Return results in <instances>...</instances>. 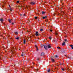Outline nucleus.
Masks as SVG:
<instances>
[{"mask_svg": "<svg viewBox=\"0 0 73 73\" xmlns=\"http://www.w3.org/2000/svg\"><path fill=\"white\" fill-rule=\"evenodd\" d=\"M51 60L53 62H54V59H53L52 58H51Z\"/></svg>", "mask_w": 73, "mask_h": 73, "instance_id": "9", "label": "nucleus"}, {"mask_svg": "<svg viewBox=\"0 0 73 73\" xmlns=\"http://www.w3.org/2000/svg\"><path fill=\"white\" fill-rule=\"evenodd\" d=\"M44 55L45 54L43 52H42L41 53V56H44Z\"/></svg>", "mask_w": 73, "mask_h": 73, "instance_id": "7", "label": "nucleus"}, {"mask_svg": "<svg viewBox=\"0 0 73 73\" xmlns=\"http://www.w3.org/2000/svg\"><path fill=\"white\" fill-rule=\"evenodd\" d=\"M18 8H20V6H19L18 7Z\"/></svg>", "mask_w": 73, "mask_h": 73, "instance_id": "34", "label": "nucleus"}, {"mask_svg": "<svg viewBox=\"0 0 73 73\" xmlns=\"http://www.w3.org/2000/svg\"><path fill=\"white\" fill-rule=\"evenodd\" d=\"M11 53H12V54H13L14 53H15V52H14V51H13V50H11Z\"/></svg>", "mask_w": 73, "mask_h": 73, "instance_id": "6", "label": "nucleus"}, {"mask_svg": "<svg viewBox=\"0 0 73 73\" xmlns=\"http://www.w3.org/2000/svg\"><path fill=\"white\" fill-rule=\"evenodd\" d=\"M10 11H12V8H11L10 9Z\"/></svg>", "mask_w": 73, "mask_h": 73, "instance_id": "28", "label": "nucleus"}, {"mask_svg": "<svg viewBox=\"0 0 73 73\" xmlns=\"http://www.w3.org/2000/svg\"><path fill=\"white\" fill-rule=\"evenodd\" d=\"M15 38L16 40H19V37H16V38Z\"/></svg>", "mask_w": 73, "mask_h": 73, "instance_id": "14", "label": "nucleus"}, {"mask_svg": "<svg viewBox=\"0 0 73 73\" xmlns=\"http://www.w3.org/2000/svg\"><path fill=\"white\" fill-rule=\"evenodd\" d=\"M38 69H35V72H37V71H38Z\"/></svg>", "mask_w": 73, "mask_h": 73, "instance_id": "21", "label": "nucleus"}, {"mask_svg": "<svg viewBox=\"0 0 73 73\" xmlns=\"http://www.w3.org/2000/svg\"><path fill=\"white\" fill-rule=\"evenodd\" d=\"M31 68H32L33 69V67L32 66Z\"/></svg>", "mask_w": 73, "mask_h": 73, "instance_id": "42", "label": "nucleus"}, {"mask_svg": "<svg viewBox=\"0 0 73 73\" xmlns=\"http://www.w3.org/2000/svg\"><path fill=\"white\" fill-rule=\"evenodd\" d=\"M64 41H67V40L66 39H65L64 40Z\"/></svg>", "mask_w": 73, "mask_h": 73, "instance_id": "30", "label": "nucleus"}, {"mask_svg": "<svg viewBox=\"0 0 73 73\" xmlns=\"http://www.w3.org/2000/svg\"><path fill=\"white\" fill-rule=\"evenodd\" d=\"M57 48H58V49H61V48L60 47H58Z\"/></svg>", "mask_w": 73, "mask_h": 73, "instance_id": "23", "label": "nucleus"}, {"mask_svg": "<svg viewBox=\"0 0 73 73\" xmlns=\"http://www.w3.org/2000/svg\"><path fill=\"white\" fill-rule=\"evenodd\" d=\"M9 7H10V8H11V5H9Z\"/></svg>", "mask_w": 73, "mask_h": 73, "instance_id": "38", "label": "nucleus"}, {"mask_svg": "<svg viewBox=\"0 0 73 73\" xmlns=\"http://www.w3.org/2000/svg\"><path fill=\"white\" fill-rule=\"evenodd\" d=\"M56 35H58V33H55Z\"/></svg>", "mask_w": 73, "mask_h": 73, "instance_id": "27", "label": "nucleus"}, {"mask_svg": "<svg viewBox=\"0 0 73 73\" xmlns=\"http://www.w3.org/2000/svg\"><path fill=\"white\" fill-rule=\"evenodd\" d=\"M23 7V6H22L21 7H20V8H21V7Z\"/></svg>", "mask_w": 73, "mask_h": 73, "instance_id": "45", "label": "nucleus"}, {"mask_svg": "<svg viewBox=\"0 0 73 73\" xmlns=\"http://www.w3.org/2000/svg\"><path fill=\"white\" fill-rule=\"evenodd\" d=\"M36 50H38V48H37H37H36Z\"/></svg>", "mask_w": 73, "mask_h": 73, "instance_id": "43", "label": "nucleus"}, {"mask_svg": "<svg viewBox=\"0 0 73 73\" xmlns=\"http://www.w3.org/2000/svg\"><path fill=\"white\" fill-rule=\"evenodd\" d=\"M20 16H22L25 17H26V15H25V14H20Z\"/></svg>", "mask_w": 73, "mask_h": 73, "instance_id": "1", "label": "nucleus"}, {"mask_svg": "<svg viewBox=\"0 0 73 73\" xmlns=\"http://www.w3.org/2000/svg\"><path fill=\"white\" fill-rule=\"evenodd\" d=\"M71 48L72 49H73V47H71Z\"/></svg>", "mask_w": 73, "mask_h": 73, "instance_id": "40", "label": "nucleus"}, {"mask_svg": "<svg viewBox=\"0 0 73 73\" xmlns=\"http://www.w3.org/2000/svg\"><path fill=\"white\" fill-rule=\"evenodd\" d=\"M50 32H52V30H50Z\"/></svg>", "mask_w": 73, "mask_h": 73, "instance_id": "33", "label": "nucleus"}, {"mask_svg": "<svg viewBox=\"0 0 73 73\" xmlns=\"http://www.w3.org/2000/svg\"><path fill=\"white\" fill-rule=\"evenodd\" d=\"M45 12L44 11H42V15H44V14H45Z\"/></svg>", "mask_w": 73, "mask_h": 73, "instance_id": "12", "label": "nucleus"}, {"mask_svg": "<svg viewBox=\"0 0 73 73\" xmlns=\"http://www.w3.org/2000/svg\"><path fill=\"white\" fill-rule=\"evenodd\" d=\"M47 46V48H51V45L50 44H46Z\"/></svg>", "mask_w": 73, "mask_h": 73, "instance_id": "2", "label": "nucleus"}, {"mask_svg": "<svg viewBox=\"0 0 73 73\" xmlns=\"http://www.w3.org/2000/svg\"><path fill=\"white\" fill-rule=\"evenodd\" d=\"M47 17L46 16H45V17H42V19H46Z\"/></svg>", "mask_w": 73, "mask_h": 73, "instance_id": "10", "label": "nucleus"}, {"mask_svg": "<svg viewBox=\"0 0 73 73\" xmlns=\"http://www.w3.org/2000/svg\"><path fill=\"white\" fill-rule=\"evenodd\" d=\"M73 45H70V46L72 48V47H73Z\"/></svg>", "mask_w": 73, "mask_h": 73, "instance_id": "26", "label": "nucleus"}, {"mask_svg": "<svg viewBox=\"0 0 73 73\" xmlns=\"http://www.w3.org/2000/svg\"><path fill=\"white\" fill-rule=\"evenodd\" d=\"M63 64V63H60V65H62Z\"/></svg>", "mask_w": 73, "mask_h": 73, "instance_id": "32", "label": "nucleus"}, {"mask_svg": "<svg viewBox=\"0 0 73 73\" xmlns=\"http://www.w3.org/2000/svg\"><path fill=\"white\" fill-rule=\"evenodd\" d=\"M40 46H41V48H42V47H43V46H44V45H41Z\"/></svg>", "mask_w": 73, "mask_h": 73, "instance_id": "20", "label": "nucleus"}, {"mask_svg": "<svg viewBox=\"0 0 73 73\" xmlns=\"http://www.w3.org/2000/svg\"><path fill=\"white\" fill-rule=\"evenodd\" d=\"M36 36H38V32L37 31H36V34H35Z\"/></svg>", "mask_w": 73, "mask_h": 73, "instance_id": "4", "label": "nucleus"}, {"mask_svg": "<svg viewBox=\"0 0 73 73\" xmlns=\"http://www.w3.org/2000/svg\"><path fill=\"white\" fill-rule=\"evenodd\" d=\"M48 72H50V69H48L47 70Z\"/></svg>", "mask_w": 73, "mask_h": 73, "instance_id": "16", "label": "nucleus"}, {"mask_svg": "<svg viewBox=\"0 0 73 73\" xmlns=\"http://www.w3.org/2000/svg\"><path fill=\"white\" fill-rule=\"evenodd\" d=\"M29 21L30 22H31V21H30V20H29Z\"/></svg>", "mask_w": 73, "mask_h": 73, "instance_id": "44", "label": "nucleus"}, {"mask_svg": "<svg viewBox=\"0 0 73 73\" xmlns=\"http://www.w3.org/2000/svg\"><path fill=\"white\" fill-rule=\"evenodd\" d=\"M31 4H32V5H34V4H35V3L34 2H32L31 3Z\"/></svg>", "mask_w": 73, "mask_h": 73, "instance_id": "8", "label": "nucleus"}, {"mask_svg": "<svg viewBox=\"0 0 73 73\" xmlns=\"http://www.w3.org/2000/svg\"><path fill=\"white\" fill-rule=\"evenodd\" d=\"M0 21H1V22H3V21H4V20H3V19H0Z\"/></svg>", "mask_w": 73, "mask_h": 73, "instance_id": "11", "label": "nucleus"}, {"mask_svg": "<svg viewBox=\"0 0 73 73\" xmlns=\"http://www.w3.org/2000/svg\"><path fill=\"white\" fill-rule=\"evenodd\" d=\"M57 57V55H56L55 56V57H56H56Z\"/></svg>", "mask_w": 73, "mask_h": 73, "instance_id": "36", "label": "nucleus"}, {"mask_svg": "<svg viewBox=\"0 0 73 73\" xmlns=\"http://www.w3.org/2000/svg\"><path fill=\"white\" fill-rule=\"evenodd\" d=\"M65 56H66V55H65Z\"/></svg>", "mask_w": 73, "mask_h": 73, "instance_id": "48", "label": "nucleus"}, {"mask_svg": "<svg viewBox=\"0 0 73 73\" xmlns=\"http://www.w3.org/2000/svg\"><path fill=\"white\" fill-rule=\"evenodd\" d=\"M69 68H68V69H67V70H68V71H69Z\"/></svg>", "mask_w": 73, "mask_h": 73, "instance_id": "39", "label": "nucleus"}, {"mask_svg": "<svg viewBox=\"0 0 73 73\" xmlns=\"http://www.w3.org/2000/svg\"><path fill=\"white\" fill-rule=\"evenodd\" d=\"M2 46H3V45H2Z\"/></svg>", "mask_w": 73, "mask_h": 73, "instance_id": "47", "label": "nucleus"}, {"mask_svg": "<svg viewBox=\"0 0 73 73\" xmlns=\"http://www.w3.org/2000/svg\"><path fill=\"white\" fill-rule=\"evenodd\" d=\"M50 20H51V19H50Z\"/></svg>", "mask_w": 73, "mask_h": 73, "instance_id": "49", "label": "nucleus"}, {"mask_svg": "<svg viewBox=\"0 0 73 73\" xmlns=\"http://www.w3.org/2000/svg\"><path fill=\"white\" fill-rule=\"evenodd\" d=\"M40 59L39 58H37V60H38Z\"/></svg>", "mask_w": 73, "mask_h": 73, "instance_id": "41", "label": "nucleus"}, {"mask_svg": "<svg viewBox=\"0 0 73 73\" xmlns=\"http://www.w3.org/2000/svg\"><path fill=\"white\" fill-rule=\"evenodd\" d=\"M44 48L45 50H47L48 49V46L47 45H45L44 46Z\"/></svg>", "mask_w": 73, "mask_h": 73, "instance_id": "3", "label": "nucleus"}, {"mask_svg": "<svg viewBox=\"0 0 73 73\" xmlns=\"http://www.w3.org/2000/svg\"><path fill=\"white\" fill-rule=\"evenodd\" d=\"M12 25H13V24H14V23H12Z\"/></svg>", "mask_w": 73, "mask_h": 73, "instance_id": "35", "label": "nucleus"}, {"mask_svg": "<svg viewBox=\"0 0 73 73\" xmlns=\"http://www.w3.org/2000/svg\"><path fill=\"white\" fill-rule=\"evenodd\" d=\"M0 58H1V57H0V60H1Z\"/></svg>", "mask_w": 73, "mask_h": 73, "instance_id": "46", "label": "nucleus"}, {"mask_svg": "<svg viewBox=\"0 0 73 73\" xmlns=\"http://www.w3.org/2000/svg\"><path fill=\"white\" fill-rule=\"evenodd\" d=\"M25 42H26V41H25V39H24V41H23V42H24V44H25Z\"/></svg>", "mask_w": 73, "mask_h": 73, "instance_id": "17", "label": "nucleus"}, {"mask_svg": "<svg viewBox=\"0 0 73 73\" xmlns=\"http://www.w3.org/2000/svg\"><path fill=\"white\" fill-rule=\"evenodd\" d=\"M17 3H20V1H17Z\"/></svg>", "mask_w": 73, "mask_h": 73, "instance_id": "25", "label": "nucleus"}, {"mask_svg": "<svg viewBox=\"0 0 73 73\" xmlns=\"http://www.w3.org/2000/svg\"><path fill=\"white\" fill-rule=\"evenodd\" d=\"M68 58H69V59L71 58V57H70V58H69V57H68Z\"/></svg>", "mask_w": 73, "mask_h": 73, "instance_id": "37", "label": "nucleus"}, {"mask_svg": "<svg viewBox=\"0 0 73 73\" xmlns=\"http://www.w3.org/2000/svg\"><path fill=\"white\" fill-rule=\"evenodd\" d=\"M62 70H63V71H64V68H62L61 69Z\"/></svg>", "mask_w": 73, "mask_h": 73, "instance_id": "24", "label": "nucleus"}, {"mask_svg": "<svg viewBox=\"0 0 73 73\" xmlns=\"http://www.w3.org/2000/svg\"><path fill=\"white\" fill-rule=\"evenodd\" d=\"M11 20H12L11 19L9 20V23H11L12 22Z\"/></svg>", "mask_w": 73, "mask_h": 73, "instance_id": "13", "label": "nucleus"}, {"mask_svg": "<svg viewBox=\"0 0 73 73\" xmlns=\"http://www.w3.org/2000/svg\"><path fill=\"white\" fill-rule=\"evenodd\" d=\"M62 45L63 46H64V45H65V42H63V43H62Z\"/></svg>", "mask_w": 73, "mask_h": 73, "instance_id": "5", "label": "nucleus"}, {"mask_svg": "<svg viewBox=\"0 0 73 73\" xmlns=\"http://www.w3.org/2000/svg\"><path fill=\"white\" fill-rule=\"evenodd\" d=\"M40 31H43V29H40Z\"/></svg>", "mask_w": 73, "mask_h": 73, "instance_id": "19", "label": "nucleus"}, {"mask_svg": "<svg viewBox=\"0 0 73 73\" xmlns=\"http://www.w3.org/2000/svg\"><path fill=\"white\" fill-rule=\"evenodd\" d=\"M21 56H22V57H23V56H24L23 55V54H21Z\"/></svg>", "mask_w": 73, "mask_h": 73, "instance_id": "29", "label": "nucleus"}, {"mask_svg": "<svg viewBox=\"0 0 73 73\" xmlns=\"http://www.w3.org/2000/svg\"><path fill=\"white\" fill-rule=\"evenodd\" d=\"M18 33L17 32H15V35H17Z\"/></svg>", "mask_w": 73, "mask_h": 73, "instance_id": "22", "label": "nucleus"}, {"mask_svg": "<svg viewBox=\"0 0 73 73\" xmlns=\"http://www.w3.org/2000/svg\"><path fill=\"white\" fill-rule=\"evenodd\" d=\"M35 19H38V17H34Z\"/></svg>", "mask_w": 73, "mask_h": 73, "instance_id": "15", "label": "nucleus"}, {"mask_svg": "<svg viewBox=\"0 0 73 73\" xmlns=\"http://www.w3.org/2000/svg\"><path fill=\"white\" fill-rule=\"evenodd\" d=\"M35 47H36V49L37 48V46L36 45H35Z\"/></svg>", "mask_w": 73, "mask_h": 73, "instance_id": "31", "label": "nucleus"}, {"mask_svg": "<svg viewBox=\"0 0 73 73\" xmlns=\"http://www.w3.org/2000/svg\"><path fill=\"white\" fill-rule=\"evenodd\" d=\"M49 38L50 40L51 39H52V37L51 36H50L49 37Z\"/></svg>", "mask_w": 73, "mask_h": 73, "instance_id": "18", "label": "nucleus"}]
</instances>
